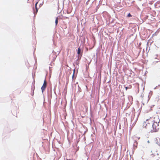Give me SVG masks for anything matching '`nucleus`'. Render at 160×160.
Instances as JSON below:
<instances>
[{
    "mask_svg": "<svg viewBox=\"0 0 160 160\" xmlns=\"http://www.w3.org/2000/svg\"><path fill=\"white\" fill-rule=\"evenodd\" d=\"M128 17H132V15L130 13H129L128 15Z\"/></svg>",
    "mask_w": 160,
    "mask_h": 160,
    "instance_id": "obj_8",
    "label": "nucleus"
},
{
    "mask_svg": "<svg viewBox=\"0 0 160 160\" xmlns=\"http://www.w3.org/2000/svg\"><path fill=\"white\" fill-rule=\"evenodd\" d=\"M38 3V2H37L35 4V9H36V11H35V10H34V12H33L34 14H36L38 11V9L37 7V6Z\"/></svg>",
    "mask_w": 160,
    "mask_h": 160,
    "instance_id": "obj_4",
    "label": "nucleus"
},
{
    "mask_svg": "<svg viewBox=\"0 0 160 160\" xmlns=\"http://www.w3.org/2000/svg\"><path fill=\"white\" fill-rule=\"evenodd\" d=\"M156 118H157V117ZM157 118H158V120L156 121L154 120V121L152 123L153 124L152 125V127L153 129L152 130V131L153 132H157L158 131L159 129V120L158 117H157Z\"/></svg>",
    "mask_w": 160,
    "mask_h": 160,
    "instance_id": "obj_2",
    "label": "nucleus"
},
{
    "mask_svg": "<svg viewBox=\"0 0 160 160\" xmlns=\"http://www.w3.org/2000/svg\"><path fill=\"white\" fill-rule=\"evenodd\" d=\"M55 22L56 25H57L58 23V18H57L56 19Z\"/></svg>",
    "mask_w": 160,
    "mask_h": 160,
    "instance_id": "obj_6",
    "label": "nucleus"
},
{
    "mask_svg": "<svg viewBox=\"0 0 160 160\" xmlns=\"http://www.w3.org/2000/svg\"><path fill=\"white\" fill-rule=\"evenodd\" d=\"M131 87V86H130L129 87H125V89L126 90H127L128 88H130Z\"/></svg>",
    "mask_w": 160,
    "mask_h": 160,
    "instance_id": "obj_7",
    "label": "nucleus"
},
{
    "mask_svg": "<svg viewBox=\"0 0 160 160\" xmlns=\"http://www.w3.org/2000/svg\"><path fill=\"white\" fill-rule=\"evenodd\" d=\"M81 50L80 47L78 48L77 53L78 55H79L81 53Z\"/></svg>",
    "mask_w": 160,
    "mask_h": 160,
    "instance_id": "obj_5",
    "label": "nucleus"
},
{
    "mask_svg": "<svg viewBox=\"0 0 160 160\" xmlns=\"http://www.w3.org/2000/svg\"><path fill=\"white\" fill-rule=\"evenodd\" d=\"M47 82L46 79L44 80L43 84L41 88L42 92H43L46 89L47 87Z\"/></svg>",
    "mask_w": 160,
    "mask_h": 160,
    "instance_id": "obj_3",
    "label": "nucleus"
},
{
    "mask_svg": "<svg viewBox=\"0 0 160 160\" xmlns=\"http://www.w3.org/2000/svg\"><path fill=\"white\" fill-rule=\"evenodd\" d=\"M155 117L154 118H150L149 119H147L146 121L143 122V127L145 128H148L150 126L154 121V119H155Z\"/></svg>",
    "mask_w": 160,
    "mask_h": 160,
    "instance_id": "obj_1",
    "label": "nucleus"
}]
</instances>
